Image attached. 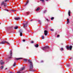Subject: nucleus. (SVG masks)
Wrapping results in <instances>:
<instances>
[{
  "label": "nucleus",
  "instance_id": "obj_2",
  "mask_svg": "<svg viewBox=\"0 0 73 73\" xmlns=\"http://www.w3.org/2000/svg\"><path fill=\"white\" fill-rule=\"evenodd\" d=\"M5 2L3 1L1 3V6H3V5L5 7H6L7 6V3H5V2L9 1V0H5Z\"/></svg>",
  "mask_w": 73,
  "mask_h": 73
},
{
  "label": "nucleus",
  "instance_id": "obj_43",
  "mask_svg": "<svg viewBox=\"0 0 73 73\" xmlns=\"http://www.w3.org/2000/svg\"><path fill=\"white\" fill-rule=\"evenodd\" d=\"M7 31H8V29H7Z\"/></svg>",
  "mask_w": 73,
  "mask_h": 73
},
{
  "label": "nucleus",
  "instance_id": "obj_3",
  "mask_svg": "<svg viewBox=\"0 0 73 73\" xmlns=\"http://www.w3.org/2000/svg\"><path fill=\"white\" fill-rule=\"evenodd\" d=\"M23 24V25L24 28H25L27 27V26H28V22L26 21H24V23Z\"/></svg>",
  "mask_w": 73,
  "mask_h": 73
},
{
  "label": "nucleus",
  "instance_id": "obj_27",
  "mask_svg": "<svg viewBox=\"0 0 73 73\" xmlns=\"http://www.w3.org/2000/svg\"><path fill=\"white\" fill-rule=\"evenodd\" d=\"M29 12H27V14L28 15H29Z\"/></svg>",
  "mask_w": 73,
  "mask_h": 73
},
{
  "label": "nucleus",
  "instance_id": "obj_26",
  "mask_svg": "<svg viewBox=\"0 0 73 73\" xmlns=\"http://www.w3.org/2000/svg\"><path fill=\"white\" fill-rule=\"evenodd\" d=\"M23 72H21L20 71L18 72H17V73H23Z\"/></svg>",
  "mask_w": 73,
  "mask_h": 73
},
{
  "label": "nucleus",
  "instance_id": "obj_12",
  "mask_svg": "<svg viewBox=\"0 0 73 73\" xmlns=\"http://www.w3.org/2000/svg\"><path fill=\"white\" fill-rule=\"evenodd\" d=\"M24 69H25V67L23 66L20 69V71H22L23 70H24Z\"/></svg>",
  "mask_w": 73,
  "mask_h": 73
},
{
  "label": "nucleus",
  "instance_id": "obj_18",
  "mask_svg": "<svg viewBox=\"0 0 73 73\" xmlns=\"http://www.w3.org/2000/svg\"><path fill=\"white\" fill-rule=\"evenodd\" d=\"M67 24H68V23H69V20L68 19H67Z\"/></svg>",
  "mask_w": 73,
  "mask_h": 73
},
{
  "label": "nucleus",
  "instance_id": "obj_47",
  "mask_svg": "<svg viewBox=\"0 0 73 73\" xmlns=\"http://www.w3.org/2000/svg\"><path fill=\"white\" fill-rule=\"evenodd\" d=\"M1 38V37L0 36V38Z\"/></svg>",
  "mask_w": 73,
  "mask_h": 73
},
{
  "label": "nucleus",
  "instance_id": "obj_46",
  "mask_svg": "<svg viewBox=\"0 0 73 73\" xmlns=\"http://www.w3.org/2000/svg\"><path fill=\"white\" fill-rule=\"evenodd\" d=\"M1 8V7H0V9Z\"/></svg>",
  "mask_w": 73,
  "mask_h": 73
},
{
  "label": "nucleus",
  "instance_id": "obj_31",
  "mask_svg": "<svg viewBox=\"0 0 73 73\" xmlns=\"http://www.w3.org/2000/svg\"><path fill=\"white\" fill-rule=\"evenodd\" d=\"M53 19H54V17H52L51 19V20H53Z\"/></svg>",
  "mask_w": 73,
  "mask_h": 73
},
{
  "label": "nucleus",
  "instance_id": "obj_17",
  "mask_svg": "<svg viewBox=\"0 0 73 73\" xmlns=\"http://www.w3.org/2000/svg\"><path fill=\"white\" fill-rule=\"evenodd\" d=\"M16 62H15L13 65V66H16Z\"/></svg>",
  "mask_w": 73,
  "mask_h": 73
},
{
  "label": "nucleus",
  "instance_id": "obj_33",
  "mask_svg": "<svg viewBox=\"0 0 73 73\" xmlns=\"http://www.w3.org/2000/svg\"><path fill=\"white\" fill-rule=\"evenodd\" d=\"M60 37V35H58L57 36V37Z\"/></svg>",
  "mask_w": 73,
  "mask_h": 73
},
{
  "label": "nucleus",
  "instance_id": "obj_13",
  "mask_svg": "<svg viewBox=\"0 0 73 73\" xmlns=\"http://www.w3.org/2000/svg\"><path fill=\"white\" fill-rule=\"evenodd\" d=\"M15 59L17 60H21V59H22V58H16Z\"/></svg>",
  "mask_w": 73,
  "mask_h": 73
},
{
  "label": "nucleus",
  "instance_id": "obj_36",
  "mask_svg": "<svg viewBox=\"0 0 73 73\" xmlns=\"http://www.w3.org/2000/svg\"><path fill=\"white\" fill-rule=\"evenodd\" d=\"M46 20L47 21H49V20H48V19H46Z\"/></svg>",
  "mask_w": 73,
  "mask_h": 73
},
{
  "label": "nucleus",
  "instance_id": "obj_39",
  "mask_svg": "<svg viewBox=\"0 0 73 73\" xmlns=\"http://www.w3.org/2000/svg\"><path fill=\"white\" fill-rule=\"evenodd\" d=\"M26 5H27V3H26V4H25V6H26Z\"/></svg>",
  "mask_w": 73,
  "mask_h": 73
},
{
  "label": "nucleus",
  "instance_id": "obj_28",
  "mask_svg": "<svg viewBox=\"0 0 73 73\" xmlns=\"http://www.w3.org/2000/svg\"><path fill=\"white\" fill-rule=\"evenodd\" d=\"M40 1H42V2H44V0H40Z\"/></svg>",
  "mask_w": 73,
  "mask_h": 73
},
{
  "label": "nucleus",
  "instance_id": "obj_9",
  "mask_svg": "<svg viewBox=\"0 0 73 73\" xmlns=\"http://www.w3.org/2000/svg\"><path fill=\"white\" fill-rule=\"evenodd\" d=\"M44 33L45 35L46 36V35H47V34H48V31H46V30H45L44 31Z\"/></svg>",
  "mask_w": 73,
  "mask_h": 73
},
{
  "label": "nucleus",
  "instance_id": "obj_19",
  "mask_svg": "<svg viewBox=\"0 0 73 73\" xmlns=\"http://www.w3.org/2000/svg\"><path fill=\"white\" fill-rule=\"evenodd\" d=\"M40 9V8L38 7V8L36 10V11H39Z\"/></svg>",
  "mask_w": 73,
  "mask_h": 73
},
{
  "label": "nucleus",
  "instance_id": "obj_44",
  "mask_svg": "<svg viewBox=\"0 0 73 73\" xmlns=\"http://www.w3.org/2000/svg\"><path fill=\"white\" fill-rule=\"evenodd\" d=\"M46 1H48V0H46Z\"/></svg>",
  "mask_w": 73,
  "mask_h": 73
},
{
  "label": "nucleus",
  "instance_id": "obj_16",
  "mask_svg": "<svg viewBox=\"0 0 73 73\" xmlns=\"http://www.w3.org/2000/svg\"><path fill=\"white\" fill-rule=\"evenodd\" d=\"M35 46L36 48H38V44H36V45H35Z\"/></svg>",
  "mask_w": 73,
  "mask_h": 73
},
{
  "label": "nucleus",
  "instance_id": "obj_49",
  "mask_svg": "<svg viewBox=\"0 0 73 73\" xmlns=\"http://www.w3.org/2000/svg\"><path fill=\"white\" fill-rule=\"evenodd\" d=\"M32 20H31V21H32Z\"/></svg>",
  "mask_w": 73,
  "mask_h": 73
},
{
  "label": "nucleus",
  "instance_id": "obj_42",
  "mask_svg": "<svg viewBox=\"0 0 73 73\" xmlns=\"http://www.w3.org/2000/svg\"><path fill=\"white\" fill-rule=\"evenodd\" d=\"M6 69H7V68H6L5 69V70H6Z\"/></svg>",
  "mask_w": 73,
  "mask_h": 73
},
{
  "label": "nucleus",
  "instance_id": "obj_35",
  "mask_svg": "<svg viewBox=\"0 0 73 73\" xmlns=\"http://www.w3.org/2000/svg\"><path fill=\"white\" fill-rule=\"evenodd\" d=\"M11 11H12V12H14V11H15V10H12Z\"/></svg>",
  "mask_w": 73,
  "mask_h": 73
},
{
  "label": "nucleus",
  "instance_id": "obj_7",
  "mask_svg": "<svg viewBox=\"0 0 73 73\" xmlns=\"http://www.w3.org/2000/svg\"><path fill=\"white\" fill-rule=\"evenodd\" d=\"M19 32L20 33V36H22L23 34H22V32H23V30H19Z\"/></svg>",
  "mask_w": 73,
  "mask_h": 73
},
{
  "label": "nucleus",
  "instance_id": "obj_37",
  "mask_svg": "<svg viewBox=\"0 0 73 73\" xmlns=\"http://www.w3.org/2000/svg\"><path fill=\"white\" fill-rule=\"evenodd\" d=\"M31 42V43H33V42H34L33 41H32Z\"/></svg>",
  "mask_w": 73,
  "mask_h": 73
},
{
  "label": "nucleus",
  "instance_id": "obj_11",
  "mask_svg": "<svg viewBox=\"0 0 73 73\" xmlns=\"http://www.w3.org/2000/svg\"><path fill=\"white\" fill-rule=\"evenodd\" d=\"M20 18L19 17H16L15 18V20H20Z\"/></svg>",
  "mask_w": 73,
  "mask_h": 73
},
{
  "label": "nucleus",
  "instance_id": "obj_14",
  "mask_svg": "<svg viewBox=\"0 0 73 73\" xmlns=\"http://www.w3.org/2000/svg\"><path fill=\"white\" fill-rule=\"evenodd\" d=\"M24 60V61L25 62H26V61H28V60L27 59H25Z\"/></svg>",
  "mask_w": 73,
  "mask_h": 73
},
{
  "label": "nucleus",
  "instance_id": "obj_22",
  "mask_svg": "<svg viewBox=\"0 0 73 73\" xmlns=\"http://www.w3.org/2000/svg\"><path fill=\"white\" fill-rule=\"evenodd\" d=\"M42 39H44V36H42Z\"/></svg>",
  "mask_w": 73,
  "mask_h": 73
},
{
  "label": "nucleus",
  "instance_id": "obj_8",
  "mask_svg": "<svg viewBox=\"0 0 73 73\" xmlns=\"http://www.w3.org/2000/svg\"><path fill=\"white\" fill-rule=\"evenodd\" d=\"M0 64L1 65L4 64V62L3 60H1L0 62Z\"/></svg>",
  "mask_w": 73,
  "mask_h": 73
},
{
  "label": "nucleus",
  "instance_id": "obj_29",
  "mask_svg": "<svg viewBox=\"0 0 73 73\" xmlns=\"http://www.w3.org/2000/svg\"><path fill=\"white\" fill-rule=\"evenodd\" d=\"M4 11H8V10H7V9H4Z\"/></svg>",
  "mask_w": 73,
  "mask_h": 73
},
{
  "label": "nucleus",
  "instance_id": "obj_6",
  "mask_svg": "<svg viewBox=\"0 0 73 73\" xmlns=\"http://www.w3.org/2000/svg\"><path fill=\"white\" fill-rule=\"evenodd\" d=\"M10 55H9L8 57L9 58H12V52L11 50L10 52Z\"/></svg>",
  "mask_w": 73,
  "mask_h": 73
},
{
  "label": "nucleus",
  "instance_id": "obj_4",
  "mask_svg": "<svg viewBox=\"0 0 73 73\" xmlns=\"http://www.w3.org/2000/svg\"><path fill=\"white\" fill-rule=\"evenodd\" d=\"M66 48L67 49H68V50H72V46H66Z\"/></svg>",
  "mask_w": 73,
  "mask_h": 73
},
{
  "label": "nucleus",
  "instance_id": "obj_1",
  "mask_svg": "<svg viewBox=\"0 0 73 73\" xmlns=\"http://www.w3.org/2000/svg\"><path fill=\"white\" fill-rule=\"evenodd\" d=\"M29 63L30 64V66L29 67V70L30 71H32L33 72H34V70L32 69L33 67V64L32 63V62L31 61V60L29 59L28 60Z\"/></svg>",
  "mask_w": 73,
  "mask_h": 73
},
{
  "label": "nucleus",
  "instance_id": "obj_45",
  "mask_svg": "<svg viewBox=\"0 0 73 73\" xmlns=\"http://www.w3.org/2000/svg\"><path fill=\"white\" fill-rule=\"evenodd\" d=\"M62 45H63V44H62Z\"/></svg>",
  "mask_w": 73,
  "mask_h": 73
},
{
  "label": "nucleus",
  "instance_id": "obj_24",
  "mask_svg": "<svg viewBox=\"0 0 73 73\" xmlns=\"http://www.w3.org/2000/svg\"><path fill=\"white\" fill-rule=\"evenodd\" d=\"M63 50H64V49L63 48H60V50L62 51Z\"/></svg>",
  "mask_w": 73,
  "mask_h": 73
},
{
  "label": "nucleus",
  "instance_id": "obj_41",
  "mask_svg": "<svg viewBox=\"0 0 73 73\" xmlns=\"http://www.w3.org/2000/svg\"><path fill=\"white\" fill-rule=\"evenodd\" d=\"M7 44H9V43L7 42Z\"/></svg>",
  "mask_w": 73,
  "mask_h": 73
},
{
  "label": "nucleus",
  "instance_id": "obj_10",
  "mask_svg": "<svg viewBox=\"0 0 73 73\" xmlns=\"http://www.w3.org/2000/svg\"><path fill=\"white\" fill-rule=\"evenodd\" d=\"M5 42H7L5 41H2V42L0 43V44H5Z\"/></svg>",
  "mask_w": 73,
  "mask_h": 73
},
{
  "label": "nucleus",
  "instance_id": "obj_48",
  "mask_svg": "<svg viewBox=\"0 0 73 73\" xmlns=\"http://www.w3.org/2000/svg\"><path fill=\"white\" fill-rule=\"evenodd\" d=\"M70 59H71V58H70Z\"/></svg>",
  "mask_w": 73,
  "mask_h": 73
},
{
  "label": "nucleus",
  "instance_id": "obj_5",
  "mask_svg": "<svg viewBox=\"0 0 73 73\" xmlns=\"http://www.w3.org/2000/svg\"><path fill=\"white\" fill-rule=\"evenodd\" d=\"M49 47L48 46H46L44 47H42L41 49H42V50H45L46 49H49Z\"/></svg>",
  "mask_w": 73,
  "mask_h": 73
},
{
  "label": "nucleus",
  "instance_id": "obj_40",
  "mask_svg": "<svg viewBox=\"0 0 73 73\" xmlns=\"http://www.w3.org/2000/svg\"><path fill=\"white\" fill-rule=\"evenodd\" d=\"M41 62H43V61L42 60Z\"/></svg>",
  "mask_w": 73,
  "mask_h": 73
},
{
  "label": "nucleus",
  "instance_id": "obj_21",
  "mask_svg": "<svg viewBox=\"0 0 73 73\" xmlns=\"http://www.w3.org/2000/svg\"><path fill=\"white\" fill-rule=\"evenodd\" d=\"M4 67V66H2L1 67V69H3V67Z\"/></svg>",
  "mask_w": 73,
  "mask_h": 73
},
{
  "label": "nucleus",
  "instance_id": "obj_20",
  "mask_svg": "<svg viewBox=\"0 0 73 73\" xmlns=\"http://www.w3.org/2000/svg\"><path fill=\"white\" fill-rule=\"evenodd\" d=\"M18 28V27L16 26L15 27L14 29H17Z\"/></svg>",
  "mask_w": 73,
  "mask_h": 73
},
{
  "label": "nucleus",
  "instance_id": "obj_30",
  "mask_svg": "<svg viewBox=\"0 0 73 73\" xmlns=\"http://www.w3.org/2000/svg\"><path fill=\"white\" fill-rule=\"evenodd\" d=\"M38 22L39 24H41V21H38Z\"/></svg>",
  "mask_w": 73,
  "mask_h": 73
},
{
  "label": "nucleus",
  "instance_id": "obj_15",
  "mask_svg": "<svg viewBox=\"0 0 73 73\" xmlns=\"http://www.w3.org/2000/svg\"><path fill=\"white\" fill-rule=\"evenodd\" d=\"M70 11L69 10L68 11V14L69 16H70Z\"/></svg>",
  "mask_w": 73,
  "mask_h": 73
},
{
  "label": "nucleus",
  "instance_id": "obj_34",
  "mask_svg": "<svg viewBox=\"0 0 73 73\" xmlns=\"http://www.w3.org/2000/svg\"><path fill=\"white\" fill-rule=\"evenodd\" d=\"M23 42H25V40H23Z\"/></svg>",
  "mask_w": 73,
  "mask_h": 73
},
{
  "label": "nucleus",
  "instance_id": "obj_23",
  "mask_svg": "<svg viewBox=\"0 0 73 73\" xmlns=\"http://www.w3.org/2000/svg\"><path fill=\"white\" fill-rule=\"evenodd\" d=\"M46 10H45L44 11H43L44 13H46Z\"/></svg>",
  "mask_w": 73,
  "mask_h": 73
},
{
  "label": "nucleus",
  "instance_id": "obj_38",
  "mask_svg": "<svg viewBox=\"0 0 73 73\" xmlns=\"http://www.w3.org/2000/svg\"><path fill=\"white\" fill-rule=\"evenodd\" d=\"M67 66H69V64H67Z\"/></svg>",
  "mask_w": 73,
  "mask_h": 73
},
{
  "label": "nucleus",
  "instance_id": "obj_50",
  "mask_svg": "<svg viewBox=\"0 0 73 73\" xmlns=\"http://www.w3.org/2000/svg\"><path fill=\"white\" fill-rule=\"evenodd\" d=\"M0 24H1V23H0Z\"/></svg>",
  "mask_w": 73,
  "mask_h": 73
},
{
  "label": "nucleus",
  "instance_id": "obj_32",
  "mask_svg": "<svg viewBox=\"0 0 73 73\" xmlns=\"http://www.w3.org/2000/svg\"><path fill=\"white\" fill-rule=\"evenodd\" d=\"M50 31H53L54 30H53V29H51L50 30Z\"/></svg>",
  "mask_w": 73,
  "mask_h": 73
},
{
  "label": "nucleus",
  "instance_id": "obj_25",
  "mask_svg": "<svg viewBox=\"0 0 73 73\" xmlns=\"http://www.w3.org/2000/svg\"><path fill=\"white\" fill-rule=\"evenodd\" d=\"M29 3V0H27V1L26 2V4H28Z\"/></svg>",
  "mask_w": 73,
  "mask_h": 73
}]
</instances>
